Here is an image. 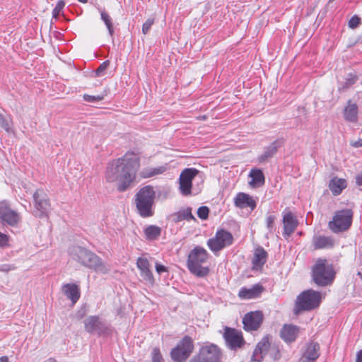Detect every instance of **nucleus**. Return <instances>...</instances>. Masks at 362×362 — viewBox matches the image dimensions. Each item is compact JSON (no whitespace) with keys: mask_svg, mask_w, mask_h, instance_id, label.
Here are the masks:
<instances>
[{"mask_svg":"<svg viewBox=\"0 0 362 362\" xmlns=\"http://www.w3.org/2000/svg\"><path fill=\"white\" fill-rule=\"evenodd\" d=\"M139 168V157L132 152H127L122 157L108 163L105 170V180L107 182L118 181L117 191L125 192L135 182Z\"/></svg>","mask_w":362,"mask_h":362,"instance_id":"1","label":"nucleus"},{"mask_svg":"<svg viewBox=\"0 0 362 362\" xmlns=\"http://www.w3.org/2000/svg\"><path fill=\"white\" fill-rule=\"evenodd\" d=\"M69 254L73 260L97 273L105 274L110 271V267L108 264L103 262L99 256L87 248L73 246L69 249Z\"/></svg>","mask_w":362,"mask_h":362,"instance_id":"2","label":"nucleus"},{"mask_svg":"<svg viewBox=\"0 0 362 362\" xmlns=\"http://www.w3.org/2000/svg\"><path fill=\"white\" fill-rule=\"evenodd\" d=\"M156 192L151 185H146L139 189L134 196V203L138 214L142 218L154 215V199Z\"/></svg>","mask_w":362,"mask_h":362,"instance_id":"3","label":"nucleus"},{"mask_svg":"<svg viewBox=\"0 0 362 362\" xmlns=\"http://www.w3.org/2000/svg\"><path fill=\"white\" fill-rule=\"evenodd\" d=\"M209 257L207 251L201 246L194 247L189 253L187 260V267L189 271L197 277H205L209 273L208 267L202 264L206 262Z\"/></svg>","mask_w":362,"mask_h":362,"instance_id":"4","label":"nucleus"},{"mask_svg":"<svg viewBox=\"0 0 362 362\" xmlns=\"http://www.w3.org/2000/svg\"><path fill=\"white\" fill-rule=\"evenodd\" d=\"M335 272L332 264L326 259H318L312 267V278L319 286H326L332 283Z\"/></svg>","mask_w":362,"mask_h":362,"instance_id":"5","label":"nucleus"},{"mask_svg":"<svg viewBox=\"0 0 362 362\" xmlns=\"http://www.w3.org/2000/svg\"><path fill=\"white\" fill-rule=\"evenodd\" d=\"M321 302V293L313 289H308L300 293L298 296L293 309L298 315L302 311H310L317 308Z\"/></svg>","mask_w":362,"mask_h":362,"instance_id":"6","label":"nucleus"},{"mask_svg":"<svg viewBox=\"0 0 362 362\" xmlns=\"http://www.w3.org/2000/svg\"><path fill=\"white\" fill-rule=\"evenodd\" d=\"M194 349V341L188 335L184 336L170 351L171 359L174 362H185Z\"/></svg>","mask_w":362,"mask_h":362,"instance_id":"7","label":"nucleus"},{"mask_svg":"<svg viewBox=\"0 0 362 362\" xmlns=\"http://www.w3.org/2000/svg\"><path fill=\"white\" fill-rule=\"evenodd\" d=\"M353 212L351 209H342L335 212L328 223L329 228L334 233L347 230L351 226Z\"/></svg>","mask_w":362,"mask_h":362,"instance_id":"8","label":"nucleus"},{"mask_svg":"<svg viewBox=\"0 0 362 362\" xmlns=\"http://www.w3.org/2000/svg\"><path fill=\"white\" fill-rule=\"evenodd\" d=\"M222 351L214 344H209L202 346L199 353L194 356L189 362H221Z\"/></svg>","mask_w":362,"mask_h":362,"instance_id":"9","label":"nucleus"},{"mask_svg":"<svg viewBox=\"0 0 362 362\" xmlns=\"http://www.w3.org/2000/svg\"><path fill=\"white\" fill-rule=\"evenodd\" d=\"M84 329L89 334L105 336L110 333V325L98 315H90L83 321Z\"/></svg>","mask_w":362,"mask_h":362,"instance_id":"10","label":"nucleus"},{"mask_svg":"<svg viewBox=\"0 0 362 362\" xmlns=\"http://www.w3.org/2000/svg\"><path fill=\"white\" fill-rule=\"evenodd\" d=\"M233 243V236L231 233L225 229H219L214 238L207 240V245L212 252H216L231 245Z\"/></svg>","mask_w":362,"mask_h":362,"instance_id":"11","label":"nucleus"},{"mask_svg":"<svg viewBox=\"0 0 362 362\" xmlns=\"http://www.w3.org/2000/svg\"><path fill=\"white\" fill-rule=\"evenodd\" d=\"M35 216L42 218L47 217L50 203L47 194L42 189H37L33 194Z\"/></svg>","mask_w":362,"mask_h":362,"instance_id":"12","label":"nucleus"},{"mask_svg":"<svg viewBox=\"0 0 362 362\" xmlns=\"http://www.w3.org/2000/svg\"><path fill=\"white\" fill-rule=\"evenodd\" d=\"M223 337L226 346L230 350L235 351L245 344L242 332L235 328L226 327Z\"/></svg>","mask_w":362,"mask_h":362,"instance_id":"13","label":"nucleus"},{"mask_svg":"<svg viewBox=\"0 0 362 362\" xmlns=\"http://www.w3.org/2000/svg\"><path fill=\"white\" fill-rule=\"evenodd\" d=\"M0 220L4 224L16 226L21 220L20 214L11 209L6 201L0 202Z\"/></svg>","mask_w":362,"mask_h":362,"instance_id":"14","label":"nucleus"},{"mask_svg":"<svg viewBox=\"0 0 362 362\" xmlns=\"http://www.w3.org/2000/svg\"><path fill=\"white\" fill-rule=\"evenodd\" d=\"M199 173L196 168H185L180 175V190L183 195L191 194L192 180Z\"/></svg>","mask_w":362,"mask_h":362,"instance_id":"15","label":"nucleus"},{"mask_svg":"<svg viewBox=\"0 0 362 362\" xmlns=\"http://www.w3.org/2000/svg\"><path fill=\"white\" fill-rule=\"evenodd\" d=\"M264 315L261 310L251 311L243 317V329L247 332L257 331L262 325Z\"/></svg>","mask_w":362,"mask_h":362,"instance_id":"16","label":"nucleus"},{"mask_svg":"<svg viewBox=\"0 0 362 362\" xmlns=\"http://www.w3.org/2000/svg\"><path fill=\"white\" fill-rule=\"evenodd\" d=\"M320 356V344L315 341H310L304 347L298 362H316Z\"/></svg>","mask_w":362,"mask_h":362,"instance_id":"17","label":"nucleus"},{"mask_svg":"<svg viewBox=\"0 0 362 362\" xmlns=\"http://www.w3.org/2000/svg\"><path fill=\"white\" fill-rule=\"evenodd\" d=\"M282 223L284 224L283 235L287 238L291 235L298 226V221L290 211L283 212Z\"/></svg>","mask_w":362,"mask_h":362,"instance_id":"18","label":"nucleus"},{"mask_svg":"<svg viewBox=\"0 0 362 362\" xmlns=\"http://www.w3.org/2000/svg\"><path fill=\"white\" fill-rule=\"evenodd\" d=\"M285 140L283 137L274 140L270 145L265 146L264 152L258 156L259 163H264L267 160L273 158L278 152L279 148L284 145Z\"/></svg>","mask_w":362,"mask_h":362,"instance_id":"19","label":"nucleus"},{"mask_svg":"<svg viewBox=\"0 0 362 362\" xmlns=\"http://www.w3.org/2000/svg\"><path fill=\"white\" fill-rule=\"evenodd\" d=\"M270 346L269 336H264L260 341L257 343L251 357V362H262Z\"/></svg>","mask_w":362,"mask_h":362,"instance_id":"20","label":"nucleus"},{"mask_svg":"<svg viewBox=\"0 0 362 362\" xmlns=\"http://www.w3.org/2000/svg\"><path fill=\"white\" fill-rule=\"evenodd\" d=\"M299 327L294 325H284L280 331L281 338L287 344L296 341L299 334Z\"/></svg>","mask_w":362,"mask_h":362,"instance_id":"21","label":"nucleus"},{"mask_svg":"<svg viewBox=\"0 0 362 362\" xmlns=\"http://www.w3.org/2000/svg\"><path fill=\"white\" fill-rule=\"evenodd\" d=\"M136 266L141 272V276L143 279L151 284H153L155 279L150 270V263L146 258L139 257L136 261Z\"/></svg>","mask_w":362,"mask_h":362,"instance_id":"22","label":"nucleus"},{"mask_svg":"<svg viewBox=\"0 0 362 362\" xmlns=\"http://www.w3.org/2000/svg\"><path fill=\"white\" fill-rule=\"evenodd\" d=\"M344 119L351 123H356L358 120V107L356 103L349 100L343 110Z\"/></svg>","mask_w":362,"mask_h":362,"instance_id":"23","label":"nucleus"},{"mask_svg":"<svg viewBox=\"0 0 362 362\" xmlns=\"http://www.w3.org/2000/svg\"><path fill=\"white\" fill-rule=\"evenodd\" d=\"M235 206L240 209L249 207L252 210L256 208L257 204L251 196L243 192L237 194L234 199Z\"/></svg>","mask_w":362,"mask_h":362,"instance_id":"24","label":"nucleus"},{"mask_svg":"<svg viewBox=\"0 0 362 362\" xmlns=\"http://www.w3.org/2000/svg\"><path fill=\"white\" fill-rule=\"evenodd\" d=\"M267 252L262 246L257 247L255 250L253 258L252 260V269H261L264 264L267 262Z\"/></svg>","mask_w":362,"mask_h":362,"instance_id":"25","label":"nucleus"},{"mask_svg":"<svg viewBox=\"0 0 362 362\" xmlns=\"http://www.w3.org/2000/svg\"><path fill=\"white\" fill-rule=\"evenodd\" d=\"M264 288L261 284H255L251 288H240L238 296L243 299H253L258 298L264 291Z\"/></svg>","mask_w":362,"mask_h":362,"instance_id":"26","label":"nucleus"},{"mask_svg":"<svg viewBox=\"0 0 362 362\" xmlns=\"http://www.w3.org/2000/svg\"><path fill=\"white\" fill-rule=\"evenodd\" d=\"M313 245L315 250L332 248L334 245V240L331 236H314L313 238Z\"/></svg>","mask_w":362,"mask_h":362,"instance_id":"27","label":"nucleus"},{"mask_svg":"<svg viewBox=\"0 0 362 362\" xmlns=\"http://www.w3.org/2000/svg\"><path fill=\"white\" fill-rule=\"evenodd\" d=\"M64 295L75 304L80 298L81 293L78 286L75 284H66L62 287Z\"/></svg>","mask_w":362,"mask_h":362,"instance_id":"28","label":"nucleus"},{"mask_svg":"<svg viewBox=\"0 0 362 362\" xmlns=\"http://www.w3.org/2000/svg\"><path fill=\"white\" fill-rule=\"evenodd\" d=\"M346 186V180L337 177H334L329 182V188L334 196L339 195Z\"/></svg>","mask_w":362,"mask_h":362,"instance_id":"29","label":"nucleus"},{"mask_svg":"<svg viewBox=\"0 0 362 362\" xmlns=\"http://www.w3.org/2000/svg\"><path fill=\"white\" fill-rule=\"evenodd\" d=\"M167 169V164L158 167L144 168L141 170L139 175L142 178H149L164 173Z\"/></svg>","mask_w":362,"mask_h":362,"instance_id":"30","label":"nucleus"},{"mask_svg":"<svg viewBox=\"0 0 362 362\" xmlns=\"http://www.w3.org/2000/svg\"><path fill=\"white\" fill-rule=\"evenodd\" d=\"M249 176L252 178L251 181L249 182L251 187H255L264 184L265 177L261 169L252 168L250 172Z\"/></svg>","mask_w":362,"mask_h":362,"instance_id":"31","label":"nucleus"},{"mask_svg":"<svg viewBox=\"0 0 362 362\" xmlns=\"http://www.w3.org/2000/svg\"><path fill=\"white\" fill-rule=\"evenodd\" d=\"M175 222L177 223L183 220H186L187 221H195L196 218L193 216L192 213V208L187 207L183 209H180L177 212H175L173 214Z\"/></svg>","mask_w":362,"mask_h":362,"instance_id":"32","label":"nucleus"},{"mask_svg":"<svg viewBox=\"0 0 362 362\" xmlns=\"http://www.w3.org/2000/svg\"><path fill=\"white\" fill-rule=\"evenodd\" d=\"M358 79L355 73H349L345 78V81L341 82L338 86V91L344 92L353 86Z\"/></svg>","mask_w":362,"mask_h":362,"instance_id":"33","label":"nucleus"},{"mask_svg":"<svg viewBox=\"0 0 362 362\" xmlns=\"http://www.w3.org/2000/svg\"><path fill=\"white\" fill-rule=\"evenodd\" d=\"M161 233V228L157 226L151 225L144 229L146 238L148 240H156Z\"/></svg>","mask_w":362,"mask_h":362,"instance_id":"34","label":"nucleus"},{"mask_svg":"<svg viewBox=\"0 0 362 362\" xmlns=\"http://www.w3.org/2000/svg\"><path fill=\"white\" fill-rule=\"evenodd\" d=\"M98 10L100 12L101 20L105 23V24L108 30V33H109L111 37H113L115 31H114L113 24L112 22V18L108 15V13L107 12H105V11L101 10L100 8H98Z\"/></svg>","mask_w":362,"mask_h":362,"instance_id":"35","label":"nucleus"},{"mask_svg":"<svg viewBox=\"0 0 362 362\" xmlns=\"http://www.w3.org/2000/svg\"><path fill=\"white\" fill-rule=\"evenodd\" d=\"M276 220V216L272 214L268 215L266 218V226L269 233H273L276 230V227L274 225V222Z\"/></svg>","mask_w":362,"mask_h":362,"instance_id":"36","label":"nucleus"},{"mask_svg":"<svg viewBox=\"0 0 362 362\" xmlns=\"http://www.w3.org/2000/svg\"><path fill=\"white\" fill-rule=\"evenodd\" d=\"M151 362H164L158 347H154L151 351Z\"/></svg>","mask_w":362,"mask_h":362,"instance_id":"37","label":"nucleus"},{"mask_svg":"<svg viewBox=\"0 0 362 362\" xmlns=\"http://www.w3.org/2000/svg\"><path fill=\"white\" fill-rule=\"evenodd\" d=\"M65 6V2L63 0H60L57 2L56 6L52 11V18H55L57 20L58 18V16L60 14L61 11L63 10Z\"/></svg>","mask_w":362,"mask_h":362,"instance_id":"38","label":"nucleus"},{"mask_svg":"<svg viewBox=\"0 0 362 362\" xmlns=\"http://www.w3.org/2000/svg\"><path fill=\"white\" fill-rule=\"evenodd\" d=\"M110 62L109 60H105L103 62L99 67L95 71V76L100 77L105 74V70L110 65Z\"/></svg>","mask_w":362,"mask_h":362,"instance_id":"39","label":"nucleus"},{"mask_svg":"<svg viewBox=\"0 0 362 362\" xmlns=\"http://www.w3.org/2000/svg\"><path fill=\"white\" fill-rule=\"evenodd\" d=\"M197 214L202 220H206L209 217V209L206 206H202L198 208Z\"/></svg>","mask_w":362,"mask_h":362,"instance_id":"40","label":"nucleus"},{"mask_svg":"<svg viewBox=\"0 0 362 362\" xmlns=\"http://www.w3.org/2000/svg\"><path fill=\"white\" fill-rule=\"evenodd\" d=\"M83 98L86 102L94 103L103 100L104 98V95H90L88 94H84L83 95Z\"/></svg>","mask_w":362,"mask_h":362,"instance_id":"41","label":"nucleus"},{"mask_svg":"<svg viewBox=\"0 0 362 362\" xmlns=\"http://www.w3.org/2000/svg\"><path fill=\"white\" fill-rule=\"evenodd\" d=\"M361 18L356 16H353L349 21L348 25L350 28H356L361 24Z\"/></svg>","mask_w":362,"mask_h":362,"instance_id":"42","label":"nucleus"},{"mask_svg":"<svg viewBox=\"0 0 362 362\" xmlns=\"http://www.w3.org/2000/svg\"><path fill=\"white\" fill-rule=\"evenodd\" d=\"M0 127L4 129V130L7 132H10L11 127L8 119L4 117V115L0 113Z\"/></svg>","mask_w":362,"mask_h":362,"instance_id":"43","label":"nucleus"},{"mask_svg":"<svg viewBox=\"0 0 362 362\" xmlns=\"http://www.w3.org/2000/svg\"><path fill=\"white\" fill-rule=\"evenodd\" d=\"M154 21L152 18H148L145 21L142 25V33L144 35H146L148 33Z\"/></svg>","mask_w":362,"mask_h":362,"instance_id":"44","label":"nucleus"},{"mask_svg":"<svg viewBox=\"0 0 362 362\" xmlns=\"http://www.w3.org/2000/svg\"><path fill=\"white\" fill-rule=\"evenodd\" d=\"M9 236L0 232V247H6L8 244Z\"/></svg>","mask_w":362,"mask_h":362,"instance_id":"45","label":"nucleus"},{"mask_svg":"<svg viewBox=\"0 0 362 362\" xmlns=\"http://www.w3.org/2000/svg\"><path fill=\"white\" fill-rule=\"evenodd\" d=\"M16 268L17 267L15 264H4L0 265V272L8 273L11 271L16 269Z\"/></svg>","mask_w":362,"mask_h":362,"instance_id":"46","label":"nucleus"},{"mask_svg":"<svg viewBox=\"0 0 362 362\" xmlns=\"http://www.w3.org/2000/svg\"><path fill=\"white\" fill-rule=\"evenodd\" d=\"M155 267L156 272L159 274H162L163 272H168V268L165 266L160 264L158 262L156 263Z\"/></svg>","mask_w":362,"mask_h":362,"instance_id":"47","label":"nucleus"},{"mask_svg":"<svg viewBox=\"0 0 362 362\" xmlns=\"http://www.w3.org/2000/svg\"><path fill=\"white\" fill-rule=\"evenodd\" d=\"M351 146L355 148L362 147V139H358L357 141L353 143Z\"/></svg>","mask_w":362,"mask_h":362,"instance_id":"48","label":"nucleus"},{"mask_svg":"<svg viewBox=\"0 0 362 362\" xmlns=\"http://www.w3.org/2000/svg\"><path fill=\"white\" fill-rule=\"evenodd\" d=\"M356 183L358 186H362V174H359V175H356Z\"/></svg>","mask_w":362,"mask_h":362,"instance_id":"49","label":"nucleus"},{"mask_svg":"<svg viewBox=\"0 0 362 362\" xmlns=\"http://www.w3.org/2000/svg\"><path fill=\"white\" fill-rule=\"evenodd\" d=\"M281 358V354L279 353V349H276L275 353L272 356V358L275 361L279 360Z\"/></svg>","mask_w":362,"mask_h":362,"instance_id":"50","label":"nucleus"},{"mask_svg":"<svg viewBox=\"0 0 362 362\" xmlns=\"http://www.w3.org/2000/svg\"><path fill=\"white\" fill-rule=\"evenodd\" d=\"M356 362H362V350L357 352Z\"/></svg>","mask_w":362,"mask_h":362,"instance_id":"51","label":"nucleus"},{"mask_svg":"<svg viewBox=\"0 0 362 362\" xmlns=\"http://www.w3.org/2000/svg\"><path fill=\"white\" fill-rule=\"evenodd\" d=\"M0 362H8V358L6 356H3L0 357Z\"/></svg>","mask_w":362,"mask_h":362,"instance_id":"52","label":"nucleus"},{"mask_svg":"<svg viewBox=\"0 0 362 362\" xmlns=\"http://www.w3.org/2000/svg\"><path fill=\"white\" fill-rule=\"evenodd\" d=\"M84 315H85L84 311H82V312L81 311H78V318L81 319V318L83 317Z\"/></svg>","mask_w":362,"mask_h":362,"instance_id":"53","label":"nucleus"},{"mask_svg":"<svg viewBox=\"0 0 362 362\" xmlns=\"http://www.w3.org/2000/svg\"><path fill=\"white\" fill-rule=\"evenodd\" d=\"M45 362H57V361L54 358H49Z\"/></svg>","mask_w":362,"mask_h":362,"instance_id":"54","label":"nucleus"},{"mask_svg":"<svg viewBox=\"0 0 362 362\" xmlns=\"http://www.w3.org/2000/svg\"><path fill=\"white\" fill-rule=\"evenodd\" d=\"M78 1L81 2V3H86V2H88V0H78Z\"/></svg>","mask_w":362,"mask_h":362,"instance_id":"55","label":"nucleus"}]
</instances>
